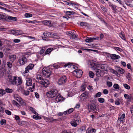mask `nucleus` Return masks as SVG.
Masks as SVG:
<instances>
[{"label":"nucleus","instance_id":"1","mask_svg":"<svg viewBox=\"0 0 133 133\" xmlns=\"http://www.w3.org/2000/svg\"><path fill=\"white\" fill-rule=\"evenodd\" d=\"M36 79L38 80V81H36L37 82L43 85L45 87H47L49 83L48 80L46 79H43L42 77L40 75L38 74L37 75Z\"/></svg>","mask_w":133,"mask_h":133},{"label":"nucleus","instance_id":"2","mask_svg":"<svg viewBox=\"0 0 133 133\" xmlns=\"http://www.w3.org/2000/svg\"><path fill=\"white\" fill-rule=\"evenodd\" d=\"M27 62V59L25 56H23L19 59L16 65L20 66L25 64Z\"/></svg>","mask_w":133,"mask_h":133},{"label":"nucleus","instance_id":"3","mask_svg":"<svg viewBox=\"0 0 133 133\" xmlns=\"http://www.w3.org/2000/svg\"><path fill=\"white\" fill-rule=\"evenodd\" d=\"M58 93L57 90L56 89H53L48 91L46 94L47 96L49 98H52L55 97Z\"/></svg>","mask_w":133,"mask_h":133},{"label":"nucleus","instance_id":"4","mask_svg":"<svg viewBox=\"0 0 133 133\" xmlns=\"http://www.w3.org/2000/svg\"><path fill=\"white\" fill-rule=\"evenodd\" d=\"M67 81V78L65 76L60 77L58 80V84L59 85H63L65 84Z\"/></svg>","mask_w":133,"mask_h":133},{"label":"nucleus","instance_id":"5","mask_svg":"<svg viewBox=\"0 0 133 133\" xmlns=\"http://www.w3.org/2000/svg\"><path fill=\"white\" fill-rule=\"evenodd\" d=\"M42 72L43 75L47 77H48L51 74L52 72L51 69L43 68L42 70Z\"/></svg>","mask_w":133,"mask_h":133},{"label":"nucleus","instance_id":"6","mask_svg":"<svg viewBox=\"0 0 133 133\" xmlns=\"http://www.w3.org/2000/svg\"><path fill=\"white\" fill-rule=\"evenodd\" d=\"M74 74L77 78H80L82 76L83 72L80 69H76L73 71Z\"/></svg>","mask_w":133,"mask_h":133},{"label":"nucleus","instance_id":"7","mask_svg":"<svg viewBox=\"0 0 133 133\" xmlns=\"http://www.w3.org/2000/svg\"><path fill=\"white\" fill-rule=\"evenodd\" d=\"M11 34L13 35H21L23 34V32L20 30H12L10 31Z\"/></svg>","mask_w":133,"mask_h":133},{"label":"nucleus","instance_id":"8","mask_svg":"<svg viewBox=\"0 0 133 133\" xmlns=\"http://www.w3.org/2000/svg\"><path fill=\"white\" fill-rule=\"evenodd\" d=\"M97 67L103 70L107 71V66L104 64H97L96 65Z\"/></svg>","mask_w":133,"mask_h":133},{"label":"nucleus","instance_id":"9","mask_svg":"<svg viewBox=\"0 0 133 133\" xmlns=\"http://www.w3.org/2000/svg\"><path fill=\"white\" fill-rule=\"evenodd\" d=\"M125 117V114L123 113L121 115H119L117 122L118 123L120 124L121 122L123 123V120Z\"/></svg>","mask_w":133,"mask_h":133},{"label":"nucleus","instance_id":"10","mask_svg":"<svg viewBox=\"0 0 133 133\" xmlns=\"http://www.w3.org/2000/svg\"><path fill=\"white\" fill-rule=\"evenodd\" d=\"M99 39V37H97L95 38L87 37L85 40V41L87 42H92L94 40H97Z\"/></svg>","mask_w":133,"mask_h":133},{"label":"nucleus","instance_id":"11","mask_svg":"<svg viewBox=\"0 0 133 133\" xmlns=\"http://www.w3.org/2000/svg\"><path fill=\"white\" fill-rule=\"evenodd\" d=\"M9 81L10 83L12 84L16 85V83L17 82L16 77L15 76H14L13 78L12 79V77H10L9 78Z\"/></svg>","mask_w":133,"mask_h":133},{"label":"nucleus","instance_id":"12","mask_svg":"<svg viewBox=\"0 0 133 133\" xmlns=\"http://www.w3.org/2000/svg\"><path fill=\"white\" fill-rule=\"evenodd\" d=\"M34 65L33 64H30L25 68V73H27L29 71V70H32L34 67Z\"/></svg>","mask_w":133,"mask_h":133},{"label":"nucleus","instance_id":"13","mask_svg":"<svg viewBox=\"0 0 133 133\" xmlns=\"http://www.w3.org/2000/svg\"><path fill=\"white\" fill-rule=\"evenodd\" d=\"M79 119L77 120V118H75L71 122L70 124L72 126L76 127L78 124L77 123H79Z\"/></svg>","mask_w":133,"mask_h":133},{"label":"nucleus","instance_id":"14","mask_svg":"<svg viewBox=\"0 0 133 133\" xmlns=\"http://www.w3.org/2000/svg\"><path fill=\"white\" fill-rule=\"evenodd\" d=\"M42 23L45 25L49 26H52L53 24V23H52L50 21H44L42 22Z\"/></svg>","mask_w":133,"mask_h":133},{"label":"nucleus","instance_id":"15","mask_svg":"<svg viewBox=\"0 0 133 133\" xmlns=\"http://www.w3.org/2000/svg\"><path fill=\"white\" fill-rule=\"evenodd\" d=\"M17 20V18L16 17L7 16L6 20L8 22H9L10 21H16Z\"/></svg>","mask_w":133,"mask_h":133},{"label":"nucleus","instance_id":"16","mask_svg":"<svg viewBox=\"0 0 133 133\" xmlns=\"http://www.w3.org/2000/svg\"><path fill=\"white\" fill-rule=\"evenodd\" d=\"M95 69V72H96V75L99 77H102L101 74L102 72L99 69H98L96 68V67H94Z\"/></svg>","mask_w":133,"mask_h":133},{"label":"nucleus","instance_id":"17","mask_svg":"<svg viewBox=\"0 0 133 133\" xmlns=\"http://www.w3.org/2000/svg\"><path fill=\"white\" fill-rule=\"evenodd\" d=\"M55 99L56 101L58 102L63 101L64 99V98L61 95H58L56 96Z\"/></svg>","mask_w":133,"mask_h":133},{"label":"nucleus","instance_id":"18","mask_svg":"<svg viewBox=\"0 0 133 133\" xmlns=\"http://www.w3.org/2000/svg\"><path fill=\"white\" fill-rule=\"evenodd\" d=\"M89 107L91 111H95L97 110L96 106L95 105L94 103L91 104L89 105Z\"/></svg>","mask_w":133,"mask_h":133},{"label":"nucleus","instance_id":"19","mask_svg":"<svg viewBox=\"0 0 133 133\" xmlns=\"http://www.w3.org/2000/svg\"><path fill=\"white\" fill-rule=\"evenodd\" d=\"M88 93L87 92H85L82 94L80 96V98H81L82 99L84 100L86 99L88 96Z\"/></svg>","mask_w":133,"mask_h":133},{"label":"nucleus","instance_id":"20","mask_svg":"<svg viewBox=\"0 0 133 133\" xmlns=\"http://www.w3.org/2000/svg\"><path fill=\"white\" fill-rule=\"evenodd\" d=\"M110 56L111 58L112 59H116L120 58L121 57L118 55H116L115 54H111Z\"/></svg>","mask_w":133,"mask_h":133},{"label":"nucleus","instance_id":"21","mask_svg":"<svg viewBox=\"0 0 133 133\" xmlns=\"http://www.w3.org/2000/svg\"><path fill=\"white\" fill-rule=\"evenodd\" d=\"M110 7H111L113 11H114L115 12H116L117 10V9L116 8L117 6L115 5H113L111 3L109 2L108 3Z\"/></svg>","mask_w":133,"mask_h":133},{"label":"nucleus","instance_id":"22","mask_svg":"<svg viewBox=\"0 0 133 133\" xmlns=\"http://www.w3.org/2000/svg\"><path fill=\"white\" fill-rule=\"evenodd\" d=\"M26 85L28 86H31L32 85V79L30 78H28L26 79Z\"/></svg>","mask_w":133,"mask_h":133},{"label":"nucleus","instance_id":"23","mask_svg":"<svg viewBox=\"0 0 133 133\" xmlns=\"http://www.w3.org/2000/svg\"><path fill=\"white\" fill-rule=\"evenodd\" d=\"M17 82L16 85H18L21 84L22 83V79L20 77H18L17 79Z\"/></svg>","mask_w":133,"mask_h":133},{"label":"nucleus","instance_id":"24","mask_svg":"<svg viewBox=\"0 0 133 133\" xmlns=\"http://www.w3.org/2000/svg\"><path fill=\"white\" fill-rule=\"evenodd\" d=\"M14 97L19 102H21L22 99L20 98V96L17 94H14Z\"/></svg>","mask_w":133,"mask_h":133},{"label":"nucleus","instance_id":"25","mask_svg":"<svg viewBox=\"0 0 133 133\" xmlns=\"http://www.w3.org/2000/svg\"><path fill=\"white\" fill-rule=\"evenodd\" d=\"M78 131L81 133H83L85 131V128L84 126H82L80 128L78 129Z\"/></svg>","mask_w":133,"mask_h":133},{"label":"nucleus","instance_id":"26","mask_svg":"<svg viewBox=\"0 0 133 133\" xmlns=\"http://www.w3.org/2000/svg\"><path fill=\"white\" fill-rule=\"evenodd\" d=\"M6 17L2 14H0V20H2L3 21H5L6 20Z\"/></svg>","mask_w":133,"mask_h":133},{"label":"nucleus","instance_id":"27","mask_svg":"<svg viewBox=\"0 0 133 133\" xmlns=\"http://www.w3.org/2000/svg\"><path fill=\"white\" fill-rule=\"evenodd\" d=\"M96 131V130L95 129L92 128L90 130L88 129L87 130L86 133H93V132H95Z\"/></svg>","mask_w":133,"mask_h":133},{"label":"nucleus","instance_id":"28","mask_svg":"<svg viewBox=\"0 0 133 133\" xmlns=\"http://www.w3.org/2000/svg\"><path fill=\"white\" fill-rule=\"evenodd\" d=\"M53 49L52 48H49L44 53V55L49 54L52 51Z\"/></svg>","mask_w":133,"mask_h":133},{"label":"nucleus","instance_id":"29","mask_svg":"<svg viewBox=\"0 0 133 133\" xmlns=\"http://www.w3.org/2000/svg\"><path fill=\"white\" fill-rule=\"evenodd\" d=\"M123 32H121V33L119 34V37L123 40L126 41V38L124 36V34H123Z\"/></svg>","mask_w":133,"mask_h":133},{"label":"nucleus","instance_id":"30","mask_svg":"<svg viewBox=\"0 0 133 133\" xmlns=\"http://www.w3.org/2000/svg\"><path fill=\"white\" fill-rule=\"evenodd\" d=\"M75 13V12L73 11H67L65 12V14L66 15H69L72 14L74 15Z\"/></svg>","mask_w":133,"mask_h":133},{"label":"nucleus","instance_id":"31","mask_svg":"<svg viewBox=\"0 0 133 133\" xmlns=\"http://www.w3.org/2000/svg\"><path fill=\"white\" fill-rule=\"evenodd\" d=\"M50 32V34L49 35V36L51 37H54L55 36H57V34L56 33H54L53 32Z\"/></svg>","mask_w":133,"mask_h":133},{"label":"nucleus","instance_id":"32","mask_svg":"<svg viewBox=\"0 0 133 133\" xmlns=\"http://www.w3.org/2000/svg\"><path fill=\"white\" fill-rule=\"evenodd\" d=\"M5 91L8 93H11L13 92V90L12 89L6 88L5 89Z\"/></svg>","mask_w":133,"mask_h":133},{"label":"nucleus","instance_id":"33","mask_svg":"<svg viewBox=\"0 0 133 133\" xmlns=\"http://www.w3.org/2000/svg\"><path fill=\"white\" fill-rule=\"evenodd\" d=\"M80 24L81 26H86L88 25V23H87V22H81L80 23Z\"/></svg>","mask_w":133,"mask_h":133},{"label":"nucleus","instance_id":"34","mask_svg":"<svg viewBox=\"0 0 133 133\" xmlns=\"http://www.w3.org/2000/svg\"><path fill=\"white\" fill-rule=\"evenodd\" d=\"M33 118L35 119H41V117L38 116V115H33Z\"/></svg>","mask_w":133,"mask_h":133},{"label":"nucleus","instance_id":"35","mask_svg":"<svg viewBox=\"0 0 133 133\" xmlns=\"http://www.w3.org/2000/svg\"><path fill=\"white\" fill-rule=\"evenodd\" d=\"M81 90L82 91H83L85 90L86 88L85 84H82L81 87Z\"/></svg>","mask_w":133,"mask_h":133},{"label":"nucleus","instance_id":"36","mask_svg":"<svg viewBox=\"0 0 133 133\" xmlns=\"http://www.w3.org/2000/svg\"><path fill=\"white\" fill-rule=\"evenodd\" d=\"M24 87L22 86H20L18 89V91H21L22 93L24 90Z\"/></svg>","mask_w":133,"mask_h":133},{"label":"nucleus","instance_id":"37","mask_svg":"<svg viewBox=\"0 0 133 133\" xmlns=\"http://www.w3.org/2000/svg\"><path fill=\"white\" fill-rule=\"evenodd\" d=\"M29 92L30 91L24 90L22 94L26 96H28L29 95Z\"/></svg>","mask_w":133,"mask_h":133},{"label":"nucleus","instance_id":"38","mask_svg":"<svg viewBox=\"0 0 133 133\" xmlns=\"http://www.w3.org/2000/svg\"><path fill=\"white\" fill-rule=\"evenodd\" d=\"M30 110L31 111L35 114L37 115H38V114L35 111V109L32 107H30Z\"/></svg>","mask_w":133,"mask_h":133},{"label":"nucleus","instance_id":"39","mask_svg":"<svg viewBox=\"0 0 133 133\" xmlns=\"http://www.w3.org/2000/svg\"><path fill=\"white\" fill-rule=\"evenodd\" d=\"M89 76L90 77L93 78L94 76V74L92 71H90L89 72Z\"/></svg>","mask_w":133,"mask_h":133},{"label":"nucleus","instance_id":"40","mask_svg":"<svg viewBox=\"0 0 133 133\" xmlns=\"http://www.w3.org/2000/svg\"><path fill=\"white\" fill-rule=\"evenodd\" d=\"M45 47H43L41 49L39 52L40 54L41 55L43 54L45 50Z\"/></svg>","mask_w":133,"mask_h":133},{"label":"nucleus","instance_id":"41","mask_svg":"<svg viewBox=\"0 0 133 133\" xmlns=\"http://www.w3.org/2000/svg\"><path fill=\"white\" fill-rule=\"evenodd\" d=\"M98 101L100 103H103L104 102V99L103 98H100L98 99Z\"/></svg>","mask_w":133,"mask_h":133},{"label":"nucleus","instance_id":"42","mask_svg":"<svg viewBox=\"0 0 133 133\" xmlns=\"http://www.w3.org/2000/svg\"><path fill=\"white\" fill-rule=\"evenodd\" d=\"M112 83L111 82L108 81L107 82V85L108 87H110L112 85Z\"/></svg>","mask_w":133,"mask_h":133},{"label":"nucleus","instance_id":"43","mask_svg":"<svg viewBox=\"0 0 133 133\" xmlns=\"http://www.w3.org/2000/svg\"><path fill=\"white\" fill-rule=\"evenodd\" d=\"M32 14L26 13L25 14V16L26 17H32Z\"/></svg>","mask_w":133,"mask_h":133},{"label":"nucleus","instance_id":"44","mask_svg":"<svg viewBox=\"0 0 133 133\" xmlns=\"http://www.w3.org/2000/svg\"><path fill=\"white\" fill-rule=\"evenodd\" d=\"M113 87L114 88L116 89H119V85L117 84H114Z\"/></svg>","mask_w":133,"mask_h":133},{"label":"nucleus","instance_id":"45","mask_svg":"<svg viewBox=\"0 0 133 133\" xmlns=\"http://www.w3.org/2000/svg\"><path fill=\"white\" fill-rule=\"evenodd\" d=\"M124 88L127 89L129 90L130 89V87L127 84H123Z\"/></svg>","mask_w":133,"mask_h":133},{"label":"nucleus","instance_id":"46","mask_svg":"<svg viewBox=\"0 0 133 133\" xmlns=\"http://www.w3.org/2000/svg\"><path fill=\"white\" fill-rule=\"evenodd\" d=\"M12 103L14 105H15L17 107H18L19 106L18 104L16 101L15 100L12 101Z\"/></svg>","mask_w":133,"mask_h":133},{"label":"nucleus","instance_id":"47","mask_svg":"<svg viewBox=\"0 0 133 133\" xmlns=\"http://www.w3.org/2000/svg\"><path fill=\"white\" fill-rule=\"evenodd\" d=\"M5 93V91L3 89L0 90V96H2Z\"/></svg>","mask_w":133,"mask_h":133},{"label":"nucleus","instance_id":"48","mask_svg":"<svg viewBox=\"0 0 133 133\" xmlns=\"http://www.w3.org/2000/svg\"><path fill=\"white\" fill-rule=\"evenodd\" d=\"M4 108L2 107H0V115H1V114L4 112Z\"/></svg>","mask_w":133,"mask_h":133},{"label":"nucleus","instance_id":"49","mask_svg":"<svg viewBox=\"0 0 133 133\" xmlns=\"http://www.w3.org/2000/svg\"><path fill=\"white\" fill-rule=\"evenodd\" d=\"M127 78L129 80H130L131 79V77L130 74V73H128L127 75V76H126Z\"/></svg>","mask_w":133,"mask_h":133},{"label":"nucleus","instance_id":"50","mask_svg":"<svg viewBox=\"0 0 133 133\" xmlns=\"http://www.w3.org/2000/svg\"><path fill=\"white\" fill-rule=\"evenodd\" d=\"M1 124V125L4 124L6 123V121L5 119H1L0 121Z\"/></svg>","mask_w":133,"mask_h":133},{"label":"nucleus","instance_id":"51","mask_svg":"<svg viewBox=\"0 0 133 133\" xmlns=\"http://www.w3.org/2000/svg\"><path fill=\"white\" fill-rule=\"evenodd\" d=\"M101 95V92H99L96 94L95 97H100Z\"/></svg>","mask_w":133,"mask_h":133},{"label":"nucleus","instance_id":"52","mask_svg":"<svg viewBox=\"0 0 133 133\" xmlns=\"http://www.w3.org/2000/svg\"><path fill=\"white\" fill-rule=\"evenodd\" d=\"M7 65L8 66V67L10 68H11L12 67V64L10 62H7Z\"/></svg>","mask_w":133,"mask_h":133},{"label":"nucleus","instance_id":"53","mask_svg":"<svg viewBox=\"0 0 133 133\" xmlns=\"http://www.w3.org/2000/svg\"><path fill=\"white\" fill-rule=\"evenodd\" d=\"M50 32H45L43 33V35L45 36L49 37Z\"/></svg>","mask_w":133,"mask_h":133},{"label":"nucleus","instance_id":"54","mask_svg":"<svg viewBox=\"0 0 133 133\" xmlns=\"http://www.w3.org/2000/svg\"><path fill=\"white\" fill-rule=\"evenodd\" d=\"M57 119H54L52 118H50L49 119L48 121L50 122H52L54 121H57Z\"/></svg>","mask_w":133,"mask_h":133},{"label":"nucleus","instance_id":"55","mask_svg":"<svg viewBox=\"0 0 133 133\" xmlns=\"http://www.w3.org/2000/svg\"><path fill=\"white\" fill-rule=\"evenodd\" d=\"M5 112L7 114L9 115H11V112L8 110H5Z\"/></svg>","mask_w":133,"mask_h":133},{"label":"nucleus","instance_id":"56","mask_svg":"<svg viewBox=\"0 0 133 133\" xmlns=\"http://www.w3.org/2000/svg\"><path fill=\"white\" fill-rule=\"evenodd\" d=\"M118 70L121 74H123L124 72V70L121 68L119 69Z\"/></svg>","mask_w":133,"mask_h":133},{"label":"nucleus","instance_id":"57","mask_svg":"<svg viewBox=\"0 0 133 133\" xmlns=\"http://www.w3.org/2000/svg\"><path fill=\"white\" fill-rule=\"evenodd\" d=\"M77 35L75 34L72 36H71V38L73 39H75L77 38Z\"/></svg>","mask_w":133,"mask_h":133},{"label":"nucleus","instance_id":"58","mask_svg":"<svg viewBox=\"0 0 133 133\" xmlns=\"http://www.w3.org/2000/svg\"><path fill=\"white\" fill-rule=\"evenodd\" d=\"M15 119L18 121H20V119L19 116H15Z\"/></svg>","mask_w":133,"mask_h":133},{"label":"nucleus","instance_id":"59","mask_svg":"<svg viewBox=\"0 0 133 133\" xmlns=\"http://www.w3.org/2000/svg\"><path fill=\"white\" fill-rule=\"evenodd\" d=\"M21 41V40L19 39H15L14 40L13 42L15 43H18L19 42Z\"/></svg>","mask_w":133,"mask_h":133},{"label":"nucleus","instance_id":"60","mask_svg":"<svg viewBox=\"0 0 133 133\" xmlns=\"http://www.w3.org/2000/svg\"><path fill=\"white\" fill-rule=\"evenodd\" d=\"M128 99V101L129 102H131L132 100V98L131 95H130L129 96V97Z\"/></svg>","mask_w":133,"mask_h":133},{"label":"nucleus","instance_id":"61","mask_svg":"<svg viewBox=\"0 0 133 133\" xmlns=\"http://www.w3.org/2000/svg\"><path fill=\"white\" fill-rule=\"evenodd\" d=\"M103 92L105 94H107L108 93V91L106 89H105L103 90Z\"/></svg>","mask_w":133,"mask_h":133},{"label":"nucleus","instance_id":"62","mask_svg":"<svg viewBox=\"0 0 133 133\" xmlns=\"http://www.w3.org/2000/svg\"><path fill=\"white\" fill-rule=\"evenodd\" d=\"M74 111V109L73 108H71L69 109L68 111V112L69 114H70L72 112Z\"/></svg>","mask_w":133,"mask_h":133},{"label":"nucleus","instance_id":"63","mask_svg":"<svg viewBox=\"0 0 133 133\" xmlns=\"http://www.w3.org/2000/svg\"><path fill=\"white\" fill-rule=\"evenodd\" d=\"M110 70L111 72L113 74H116V73H117V71L112 69H110Z\"/></svg>","mask_w":133,"mask_h":133},{"label":"nucleus","instance_id":"64","mask_svg":"<svg viewBox=\"0 0 133 133\" xmlns=\"http://www.w3.org/2000/svg\"><path fill=\"white\" fill-rule=\"evenodd\" d=\"M74 31H69V36L71 37V36H72L75 33H74Z\"/></svg>","mask_w":133,"mask_h":133}]
</instances>
